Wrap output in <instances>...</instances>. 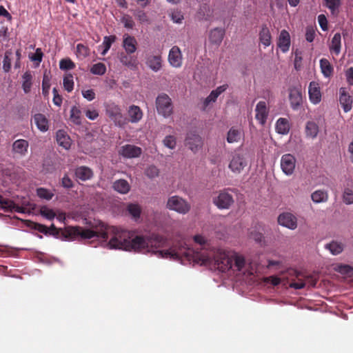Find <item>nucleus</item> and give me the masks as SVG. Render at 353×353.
Wrapping results in <instances>:
<instances>
[{"mask_svg":"<svg viewBox=\"0 0 353 353\" xmlns=\"http://www.w3.org/2000/svg\"><path fill=\"white\" fill-rule=\"evenodd\" d=\"M94 231L97 232L104 231L106 232L107 237L105 238L96 236L105 241L109 238V233L111 234L112 236L108 243L110 249L143 253L153 252L161 258L174 260H183L184 259L189 262L192 261L201 265L206 264L210 261V256L205 252L195 251L185 246L172 247L165 250H155L167 245L166 239L159 234H152L150 236H134L132 232L117 227L107 228L104 225H102L99 230Z\"/></svg>","mask_w":353,"mask_h":353,"instance_id":"f257e3e1","label":"nucleus"},{"mask_svg":"<svg viewBox=\"0 0 353 353\" xmlns=\"http://www.w3.org/2000/svg\"><path fill=\"white\" fill-rule=\"evenodd\" d=\"M48 228L49 233L48 235H52L58 237L60 232L64 239L75 240L77 239H91L94 236H100L102 238L107 237V234L104 231L94 232L93 230L85 229L79 226H69L63 230L58 229L54 224H52Z\"/></svg>","mask_w":353,"mask_h":353,"instance_id":"f03ea898","label":"nucleus"},{"mask_svg":"<svg viewBox=\"0 0 353 353\" xmlns=\"http://www.w3.org/2000/svg\"><path fill=\"white\" fill-rule=\"evenodd\" d=\"M104 107L106 115L116 126L124 128L128 123V119L123 115L119 105L114 102H108L104 104Z\"/></svg>","mask_w":353,"mask_h":353,"instance_id":"7ed1b4c3","label":"nucleus"},{"mask_svg":"<svg viewBox=\"0 0 353 353\" xmlns=\"http://www.w3.org/2000/svg\"><path fill=\"white\" fill-rule=\"evenodd\" d=\"M166 208L179 214H186L190 211L191 205L183 198L174 195L168 199Z\"/></svg>","mask_w":353,"mask_h":353,"instance_id":"20e7f679","label":"nucleus"},{"mask_svg":"<svg viewBox=\"0 0 353 353\" xmlns=\"http://www.w3.org/2000/svg\"><path fill=\"white\" fill-rule=\"evenodd\" d=\"M156 106L159 114L164 117H170L173 112L172 100L166 94L162 93L157 97Z\"/></svg>","mask_w":353,"mask_h":353,"instance_id":"39448f33","label":"nucleus"},{"mask_svg":"<svg viewBox=\"0 0 353 353\" xmlns=\"http://www.w3.org/2000/svg\"><path fill=\"white\" fill-rule=\"evenodd\" d=\"M214 264L219 270L226 272L230 270L233 265V256H230L225 252H218L214 257Z\"/></svg>","mask_w":353,"mask_h":353,"instance_id":"423d86ee","label":"nucleus"},{"mask_svg":"<svg viewBox=\"0 0 353 353\" xmlns=\"http://www.w3.org/2000/svg\"><path fill=\"white\" fill-rule=\"evenodd\" d=\"M247 165V162L242 153L236 150L232 155V159L229 163V168L234 173H240Z\"/></svg>","mask_w":353,"mask_h":353,"instance_id":"0eeeda50","label":"nucleus"},{"mask_svg":"<svg viewBox=\"0 0 353 353\" xmlns=\"http://www.w3.org/2000/svg\"><path fill=\"white\" fill-rule=\"evenodd\" d=\"M213 203L219 209H228L233 204L234 199L232 195L228 192V190H224L214 198Z\"/></svg>","mask_w":353,"mask_h":353,"instance_id":"6e6552de","label":"nucleus"},{"mask_svg":"<svg viewBox=\"0 0 353 353\" xmlns=\"http://www.w3.org/2000/svg\"><path fill=\"white\" fill-rule=\"evenodd\" d=\"M296 160L294 155L285 154L281 159V168L288 176L292 175L295 170Z\"/></svg>","mask_w":353,"mask_h":353,"instance_id":"1a4fd4ad","label":"nucleus"},{"mask_svg":"<svg viewBox=\"0 0 353 353\" xmlns=\"http://www.w3.org/2000/svg\"><path fill=\"white\" fill-rule=\"evenodd\" d=\"M289 101L290 106L294 110H298L303 104L301 89L298 87H292L289 89Z\"/></svg>","mask_w":353,"mask_h":353,"instance_id":"9d476101","label":"nucleus"},{"mask_svg":"<svg viewBox=\"0 0 353 353\" xmlns=\"http://www.w3.org/2000/svg\"><path fill=\"white\" fill-rule=\"evenodd\" d=\"M185 143L191 151L196 153L202 148L203 140L199 134L195 132H190L187 134Z\"/></svg>","mask_w":353,"mask_h":353,"instance_id":"9b49d317","label":"nucleus"},{"mask_svg":"<svg viewBox=\"0 0 353 353\" xmlns=\"http://www.w3.org/2000/svg\"><path fill=\"white\" fill-rule=\"evenodd\" d=\"M142 153V149L140 147L126 144L121 147L119 154L126 159H132L139 157Z\"/></svg>","mask_w":353,"mask_h":353,"instance_id":"f8f14e48","label":"nucleus"},{"mask_svg":"<svg viewBox=\"0 0 353 353\" xmlns=\"http://www.w3.org/2000/svg\"><path fill=\"white\" fill-rule=\"evenodd\" d=\"M279 223L290 230H294L297 227V219L292 214L284 212L281 214L278 217Z\"/></svg>","mask_w":353,"mask_h":353,"instance_id":"ddd939ff","label":"nucleus"},{"mask_svg":"<svg viewBox=\"0 0 353 353\" xmlns=\"http://www.w3.org/2000/svg\"><path fill=\"white\" fill-rule=\"evenodd\" d=\"M255 112L256 119L261 125H264L269 114V110L267 108L266 102L264 101H259L256 105Z\"/></svg>","mask_w":353,"mask_h":353,"instance_id":"4468645a","label":"nucleus"},{"mask_svg":"<svg viewBox=\"0 0 353 353\" xmlns=\"http://www.w3.org/2000/svg\"><path fill=\"white\" fill-rule=\"evenodd\" d=\"M309 99L313 104H318L321 101V92L319 84L316 81H311L308 88Z\"/></svg>","mask_w":353,"mask_h":353,"instance_id":"2eb2a0df","label":"nucleus"},{"mask_svg":"<svg viewBox=\"0 0 353 353\" xmlns=\"http://www.w3.org/2000/svg\"><path fill=\"white\" fill-rule=\"evenodd\" d=\"M168 61L174 68H179L182 65V55L178 46H173L168 54Z\"/></svg>","mask_w":353,"mask_h":353,"instance_id":"dca6fc26","label":"nucleus"},{"mask_svg":"<svg viewBox=\"0 0 353 353\" xmlns=\"http://www.w3.org/2000/svg\"><path fill=\"white\" fill-rule=\"evenodd\" d=\"M128 123H136L140 121L143 118V112L140 107L135 105H130L128 109Z\"/></svg>","mask_w":353,"mask_h":353,"instance_id":"f3484780","label":"nucleus"},{"mask_svg":"<svg viewBox=\"0 0 353 353\" xmlns=\"http://www.w3.org/2000/svg\"><path fill=\"white\" fill-rule=\"evenodd\" d=\"M131 54L126 52H121L119 55L120 62L125 66L131 70H136L138 66V61L137 57L131 56Z\"/></svg>","mask_w":353,"mask_h":353,"instance_id":"a211bd4d","label":"nucleus"},{"mask_svg":"<svg viewBox=\"0 0 353 353\" xmlns=\"http://www.w3.org/2000/svg\"><path fill=\"white\" fill-rule=\"evenodd\" d=\"M33 121L39 131L46 132L49 130L50 121L44 114L41 113L35 114L33 116Z\"/></svg>","mask_w":353,"mask_h":353,"instance_id":"6ab92c4d","label":"nucleus"},{"mask_svg":"<svg viewBox=\"0 0 353 353\" xmlns=\"http://www.w3.org/2000/svg\"><path fill=\"white\" fill-rule=\"evenodd\" d=\"M339 102L345 112H349L352 107V99L345 88H340Z\"/></svg>","mask_w":353,"mask_h":353,"instance_id":"aec40b11","label":"nucleus"},{"mask_svg":"<svg viewBox=\"0 0 353 353\" xmlns=\"http://www.w3.org/2000/svg\"><path fill=\"white\" fill-rule=\"evenodd\" d=\"M122 46L127 54H133L137 49V41L134 37L125 34L123 35Z\"/></svg>","mask_w":353,"mask_h":353,"instance_id":"412c9836","label":"nucleus"},{"mask_svg":"<svg viewBox=\"0 0 353 353\" xmlns=\"http://www.w3.org/2000/svg\"><path fill=\"white\" fill-rule=\"evenodd\" d=\"M29 147V143L25 139H18L12 143V152L21 157H24Z\"/></svg>","mask_w":353,"mask_h":353,"instance_id":"4be33fe9","label":"nucleus"},{"mask_svg":"<svg viewBox=\"0 0 353 353\" xmlns=\"http://www.w3.org/2000/svg\"><path fill=\"white\" fill-rule=\"evenodd\" d=\"M277 46L283 52H286L289 50L290 46V36L287 30H283L281 31Z\"/></svg>","mask_w":353,"mask_h":353,"instance_id":"5701e85b","label":"nucleus"},{"mask_svg":"<svg viewBox=\"0 0 353 353\" xmlns=\"http://www.w3.org/2000/svg\"><path fill=\"white\" fill-rule=\"evenodd\" d=\"M228 88V84H223L217 87L215 90H213L208 97L205 98L203 102L204 109L207 108L210 103L215 102L218 98V97L225 92Z\"/></svg>","mask_w":353,"mask_h":353,"instance_id":"b1692460","label":"nucleus"},{"mask_svg":"<svg viewBox=\"0 0 353 353\" xmlns=\"http://www.w3.org/2000/svg\"><path fill=\"white\" fill-rule=\"evenodd\" d=\"M93 171L87 166H79L74 170V176L83 181L89 180L93 176Z\"/></svg>","mask_w":353,"mask_h":353,"instance_id":"393cba45","label":"nucleus"},{"mask_svg":"<svg viewBox=\"0 0 353 353\" xmlns=\"http://www.w3.org/2000/svg\"><path fill=\"white\" fill-rule=\"evenodd\" d=\"M225 35V30L223 28H215L210 30L209 40L212 44L220 46Z\"/></svg>","mask_w":353,"mask_h":353,"instance_id":"a878e982","label":"nucleus"},{"mask_svg":"<svg viewBox=\"0 0 353 353\" xmlns=\"http://www.w3.org/2000/svg\"><path fill=\"white\" fill-rule=\"evenodd\" d=\"M146 65L154 72H158L162 68V59L160 55H150L147 58Z\"/></svg>","mask_w":353,"mask_h":353,"instance_id":"bb28decb","label":"nucleus"},{"mask_svg":"<svg viewBox=\"0 0 353 353\" xmlns=\"http://www.w3.org/2000/svg\"><path fill=\"white\" fill-rule=\"evenodd\" d=\"M57 141L58 144L63 148L68 150L71 145V139L67 134L66 132L63 130H59L57 132Z\"/></svg>","mask_w":353,"mask_h":353,"instance_id":"cd10ccee","label":"nucleus"},{"mask_svg":"<svg viewBox=\"0 0 353 353\" xmlns=\"http://www.w3.org/2000/svg\"><path fill=\"white\" fill-rule=\"evenodd\" d=\"M243 135V133L241 129L232 127L228 132L227 141L229 143L239 142L241 139Z\"/></svg>","mask_w":353,"mask_h":353,"instance_id":"c85d7f7f","label":"nucleus"},{"mask_svg":"<svg viewBox=\"0 0 353 353\" xmlns=\"http://www.w3.org/2000/svg\"><path fill=\"white\" fill-rule=\"evenodd\" d=\"M341 48V35L340 33H336L332 39L331 44L329 46L330 52L339 55Z\"/></svg>","mask_w":353,"mask_h":353,"instance_id":"c756f323","label":"nucleus"},{"mask_svg":"<svg viewBox=\"0 0 353 353\" xmlns=\"http://www.w3.org/2000/svg\"><path fill=\"white\" fill-rule=\"evenodd\" d=\"M112 187L114 190L121 194H127L130 190L129 183L125 179H119L113 183Z\"/></svg>","mask_w":353,"mask_h":353,"instance_id":"7c9ffc66","label":"nucleus"},{"mask_svg":"<svg viewBox=\"0 0 353 353\" xmlns=\"http://www.w3.org/2000/svg\"><path fill=\"white\" fill-rule=\"evenodd\" d=\"M276 131L281 134H287L290 129L289 121L285 118H279L276 123Z\"/></svg>","mask_w":353,"mask_h":353,"instance_id":"2f4dec72","label":"nucleus"},{"mask_svg":"<svg viewBox=\"0 0 353 353\" xmlns=\"http://www.w3.org/2000/svg\"><path fill=\"white\" fill-rule=\"evenodd\" d=\"M271 34L269 28L266 25H263L259 32L260 41L265 47H268L271 44Z\"/></svg>","mask_w":353,"mask_h":353,"instance_id":"473e14b6","label":"nucleus"},{"mask_svg":"<svg viewBox=\"0 0 353 353\" xmlns=\"http://www.w3.org/2000/svg\"><path fill=\"white\" fill-rule=\"evenodd\" d=\"M311 199L316 203L326 202L328 199V194L325 190H316L311 194Z\"/></svg>","mask_w":353,"mask_h":353,"instance_id":"72a5a7b5","label":"nucleus"},{"mask_svg":"<svg viewBox=\"0 0 353 353\" xmlns=\"http://www.w3.org/2000/svg\"><path fill=\"white\" fill-rule=\"evenodd\" d=\"M319 133V126L314 121H308L305 126V134L307 137L314 139Z\"/></svg>","mask_w":353,"mask_h":353,"instance_id":"f704fd0d","label":"nucleus"},{"mask_svg":"<svg viewBox=\"0 0 353 353\" xmlns=\"http://www.w3.org/2000/svg\"><path fill=\"white\" fill-rule=\"evenodd\" d=\"M320 68L325 77H330L333 73V67L327 59L323 58L320 60Z\"/></svg>","mask_w":353,"mask_h":353,"instance_id":"c9c22d12","label":"nucleus"},{"mask_svg":"<svg viewBox=\"0 0 353 353\" xmlns=\"http://www.w3.org/2000/svg\"><path fill=\"white\" fill-rule=\"evenodd\" d=\"M23 83L22 88L25 93H29L30 92L32 86V76L30 71H26L22 76Z\"/></svg>","mask_w":353,"mask_h":353,"instance_id":"e433bc0d","label":"nucleus"},{"mask_svg":"<svg viewBox=\"0 0 353 353\" xmlns=\"http://www.w3.org/2000/svg\"><path fill=\"white\" fill-rule=\"evenodd\" d=\"M127 211L134 220L140 218L141 208L139 205L135 203H129L127 206Z\"/></svg>","mask_w":353,"mask_h":353,"instance_id":"4c0bfd02","label":"nucleus"},{"mask_svg":"<svg viewBox=\"0 0 353 353\" xmlns=\"http://www.w3.org/2000/svg\"><path fill=\"white\" fill-rule=\"evenodd\" d=\"M325 248L330 250L332 254L337 255L343 252V245L341 243L333 241L331 243L326 244Z\"/></svg>","mask_w":353,"mask_h":353,"instance_id":"58836bf2","label":"nucleus"},{"mask_svg":"<svg viewBox=\"0 0 353 353\" xmlns=\"http://www.w3.org/2000/svg\"><path fill=\"white\" fill-rule=\"evenodd\" d=\"M70 119L76 125L81 124V111L77 106L72 107Z\"/></svg>","mask_w":353,"mask_h":353,"instance_id":"ea45409f","label":"nucleus"},{"mask_svg":"<svg viewBox=\"0 0 353 353\" xmlns=\"http://www.w3.org/2000/svg\"><path fill=\"white\" fill-rule=\"evenodd\" d=\"M132 13L137 20L139 21V23L146 24L150 23V19L144 10L137 9L133 10Z\"/></svg>","mask_w":353,"mask_h":353,"instance_id":"a19ab883","label":"nucleus"},{"mask_svg":"<svg viewBox=\"0 0 353 353\" xmlns=\"http://www.w3.org/2000/svg\"><path fill=\"white\" fill-rule=\"evenodd\" d=\"M117 39V37L115 35H110V36H105L103 38V50L101 52L102 55H105L108 51L110 50L112 44L115 42Z\"/></svg>","mask_w":353,"mask_h":353,"instance_id":"79ce46f5","label":"nucleus"},{"mask_svg":"<svg viewBox=\"0 0 353 353\" xmlns=\"http://www.w3.org/2000/svg\"><path fill=\"white\" fill-rule=\"evenodd\" d=\"M49 74L50 72H48L47 70L44 72L42 81V92L44 95H47L49 93L50 87V77Z\"/></svg>","mask_w":353,"mask_h":353,"instance_id":"37998d69","label":"nucleus"},{"mask_svg":"<svg viewBox=\"0 0 353 353\" xmlns=\"http://www.w3.org/2000/svg\"><path fill=\"white\" fill-rule=\"evenodd\" d=\"M343 201L346 205L353 204V189L350 188H345L343 195Z\"/></svg>","mask_w":353,"mask_h":353,"instance_id":"c03bdc74","label":"nucleus"},{"mask_svg":"<svg viewBox=\"0 0 353 353\" xmlns=\"http://www.w3.org/2000/svg\"><path fill=\"white\" fill-rule=\"evenodd\" d=\"M106 72V66L103 63L94 64L90 68V72L96 75H103Z\"/></svg>","mask_w":353,"mask_h":353,"instance_id":"a18cd8bd","label":"nucleus"},{"mask_svg":"<svg viewBox=\"0 0 353 353\" xmlns=\"http://www.w3.org/2000/svg\"><path fill=\"white\" fill-rule=\"evenodd\" d=\"M39 212L42 216L48 220H52L56 216V213L54 212V210L49 208L46 205L41 206Z\"/></svg>","mask_w":353,"mask_h":353,"instance_id":"49530a36","label":"nucleus"},{"mask_svg":"<svg viewBox=\"0 0 353 353\" xmlns=\"http://www.w3.org/2000/svg\"><path fill=\"white\" fill-rule=\"evenodd\" d=\"M37 196L46 200H50L54 196V194L50 190L44 188H39L37 189Z\"/></svg>","mask_w":353,"mask_h":353,"instance_id":"de8ad7c7","label":"nucleus"},{"mask_svg":"<svg viewBox=\"0 0 353 353\" xmlns=\"http://www.w3.org/2000/svg\"><path fill=\"white\" fill-rule=\"evenodd\" d=\"M77 57L84 59L90 55V49L88 46L79 43L77 46Z\"/></svg>","mask_w":353,"mask_h":353,"instance_id":"09e8293b","label":"nucleus"},{"mask_svg":"<svg viewBox=\"0 0 353 353\" xmlns=\"http://www.w3.org/2000/svg\"><path fill=\"white\" fill-rule=\"evenodd\" d=\"M0 205L1 209L3 210L5 212H12L14 201L8 199H5L3 196L0 195Z\"/></svg>","mask_w":353,"mask_h":353,"instance_id":"8fccbe9b","label":"nucleus"},{"mask_svg":"<svg viewBox=\"0 0 353 353\" xmlns=\"http://www.w3.org/2000/svg\"><path fill=\"white\" fill-rule=\"evenodd\" d=\"M12 52L10 50L6 51L3 61V69L6 72H8L11 68V59L10 57Z\"/></svg>","mask_w":353,"mask_h":353,"instance_id":"3c124183","label":"nucleus"},{"mask_svg":"<svg viewBox=\"0 0 353 353\" xmlns=\"http://www.w3.org/2000/svg\"><path fill=\"white\" fill-rule=\"evenodd\" d=\"M63 84L65 90L67 92H72L74 88L73 76L71 74H69L64 77Z\"/></svg>","mask_w":353,"mask_h":353,"instance_id":"603ef678","label":"nucleus"},{"mask_svg":"<svg viewBox=\"0 0 353 353\" xmlns=\"http://www.w3.org/2000/svg\"><path fill=\"white\" fill-rule=\"evenodd\" d=\"M59 68L63 70H72L75 64L70 59H63L59 62Z\"/></svg>","mask_w":353,"mask_h":353,"instance_id":"864d4df0","label":"nucleus"},{"mask_svg":"<svg viewBox=\"0 0 353 353\" xmlns=\"http://www.w3.org/2000/svg\"><path fill=\"white\" fill-rule=\"evenodd\" d=\"M233 262L237 271H241L245 263L244 257L239 255L233 256Z\"/></svg>","mask_w":353,"mask_h":353,"instance_id":"5fc2aeb1","label":"nucleus"},{"mask_svg":"<svg viewBox=\"0 0 353 353\" xmlns=\"http://www.w3.org/2000/svg\"><path fill=\"white\" fill-rule=\"evenodd\" d=\"M145 174L150 179H154L159 176V170L155 165H150L145 169Z\"/></svg>","mask_w":353,"mask_h":353,"instance_id":"6e6d98bb","label":"nucleus"},{"mask_svg":"<svg viewBox=\"0 0 353 353\" xmlns=\"http://www.w3.org/2000/svg\"><path fill=\"white\" fill-rule=\"evenodd\" d=\"M325 6L330 10L332 13H334L341 5V0H325Z\"/></svg>","mask_w":353,"mask_h":353,"instance_id":"4d7b16f0","label":"nucleus"},{"mask_svg":"<svg viewBox=\"0 0 353 353\" xmlns=\"http://www.w3.org/2000/svg\"><path fill=\"white\" fill-rule=\"evenodd\" d=\"M121 23L124 27L128 29H132L134 26V22L131 16L125 14L121 19Z\"/></svg>","mask_w":353,"mask_h":353,"instance_id":"13d9d810","label":"nucleus"},{"mask_svg":"<svg viewBox=\"0 0 353 353\" xmlns=\"http://www.w3.org/2000/svg\"><path fill=\"white\" fill-rule=\"evenodd\" d=\"M165 146L170 149H174L176 147V141L174 136L168 135L163 139Z\"/></svg>","mask_w":353,"mask_h":353,"instance_id":"bf43d9fd","label":"nucleus"},{"mask_svg":"<svg viewBox=\"0 0 353 353\" xmlns=\"http://www.w3.org/2000/svg\"><path fill=\"white\" fill-rule=\"evenodd\" d=\"M32 228L45 235H48L49 233L48 227L39 223H32Z\"/></svg>","mask_w":353,"mask_h":353,"instance_id":"052dcab7","label":"nucleus"},{"mask_svg":"<svg viewBox=\"0 0 353 353\" xmlns=\"http://www.w3.org/2000/svg\"><path fill=\"white\" fill-rule=\"evenodd\" d=\"M172 20L176 23H181L184 17L182 12L179 10H174L170 14Z\"/></svg>","mask_w":353,"mask_h":353,"instance_id":"680f3d73","label":"nucleus"},{"mask_svg":"<svg viewBox=\"0 0 353 353\" xmlns=\"http://www.w3.org/2000/svg\"><path fill=\"white\" fill-rule=\"evenodd\" d=\"M61 185L65 188L70 189L74 186V183L68 175L65 174L61 179Z\"/></svg>","mask_w":353,"mask_h":353,"instance_id":"e2e57ef3","label":"nucleus"},{"mask_svg":"<svg viewBox=\"0 0 353 353\" xmlns=\"http://www.w3.org/2000/svg\"><path fill=\"white\" fill-rule=\"evenodd\" d=\"M315 37V30L312 27H307L305 39L308 42H312Z\"/></svg>","mask_w":353,"mask_h":353,"instance_id":"0e129e2a","label":"nucleus"},{"mask_svg":"<svg viewBox=\"0 0 353 353\" xmlns=\"http://www.w3.org/2000/svg\"><path fill=\"white\" fill-rule=\"evenodd\" d=\"M43 54L41 48H37L35 52L30 56V59L33 61H37L38 63L41 62Z\"/></svg>","mask_w":353,"mask_h":353,"instance_id":"69168bd1","label":"nucleus"},{"mask_svg":"<svg viewBox=\"0 0 353 353\" xmlns=\"http://www.w3.org/2000/svg\"><path fill=\"white\" fill-rule=\"evenodd\" d=\"M337 270L341 274H350L353 272V268L349 265H340Z\"/></svg>","mask_w":353,"mask_h":353,"instance_id":"338daca9","label":"nucleus"},{"mask_svg":"<svg viewBox=\"0 0 353 353\" xmlns=\"http://www.w3.org/2000/svg\"><path fill=\"white\" fill-rule=\"evenodd\" d=\"M83 97L88 101H92L95 99V92L92 89L83 90L82 91Z\"/></svg>","mask_w":353,"mask_h":353,"instance_id":"774afa93","label":"nucleus"}]
</instances>
